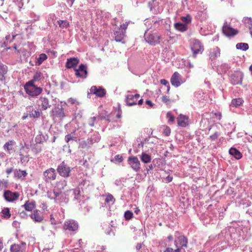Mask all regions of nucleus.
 <instances>
[{"label":"nucleus","mask_w":252,"mask_h":252,"mask_svg":"<svg viewBox=\"0 0 252 252\" xmlns=\"http://www.w3.org/2000/svg\"><path fill=\"white\" fill-rule=\"evenodd\" d=\"M43 176L44 181L49 183L56 179L57 173L55 169L50 168L43 172Z\"/></svg>","instance_id":"nucleus-5"},{"label":"nucleus","mask_w":252,"mask_h":252,"mask_svg":"<svg viewBox=\"0 0 252 252\" xmlns=\"http://www.w3.org/2000/svg\"><path fill=\"white\" fill-rule=\"evenodd\" d=\"M47 56L44 53L41 54L39 57L36 59L35 64L36 65H40L42 63L47 59Z\"/></svg>","instance_id":"nucleus-31"},{"label":"nucleus","mask_w":252,"mask_h":252,"mask_svg":"<svg viewBox=\"0 0 252 252\" xmlns=\"http://www.w3.org/2000/svg\"><path fill=\"white\" fill-rule=\"evenodd\" d=\"M173 251V249L172 248H167L164 251V252H172Z\"/></svg>","instance_id":"nucleus-64"},{"label":"nucleus","mask_w":252,"mask_h":252,"mask_svg":"<svg viewBox=\"0 0 252 252\" xmlns=\"http://www.w3.org/2000/svg\"><path fill=\"white\" fill-rule=\"evenodd\" d=\"M79 63V60L76 58L68 59L66 63V67L68 68H73Z\"/></svg>","instance_id":"nucleus-24"},{"label":"nucleus","mask_w":252,"mask_h":252,"mask_svg":"<svg viewBox=\"0 0 252 252\" xmlns=\"http://www.w3.org/2000/svg\"><path fill=\"white\" fill-rule=\"evenodd\" d=\"M26 109L27 111L31 112L29 116L31 118H38L40 116V112L38 110H34L32 106H27Z\"/></svg>","instance_id":"nucleus-23"},{"label":"nucleus","mask_w":252,"mask_h":252,"mask_svg":"<svg viewBox=\"0 0 252 252\" xmlns=\"http://www.w3.org/2000/svg\"><path fill=\"white\" fill-rule=\"evenodd\" d=\"M57 171L61 176L63 177H68L69 176L70 169L63 161L58 166Z\"/></svg>","instance_id":"nucleus-7"},{"label":"nucleus","mask_w":252,"mask_h":252,"mask_svg":"<svg viewBox=\"0 0 252 252\" xmlns=\"http://www.w3.org/2000/svg\"><path fill=\"white\" fill-rule=\"evenodd\" d=\"M170 82L172 85L178 87L184 82V81L182 79L181 76L179 73L175 72L171 77Z\"/></svg>","instance_id":"nucleus-12"},{"label":"nucleus","mask_w":252,"mask_h":252,"mask_svg":"<svg viewBox=\"0 0 252 252\" xmlns=\"http://www.w3.org/2000/svg\"><path fill=\"white\" fill-rule=\"evenodd\" d=\"M115 198L113 196L110 194L108 193L106 195V198L105 199V202L108 204V205H112L115 202Z\"/></svg>","instance_id":"nucleus-34"},{"label":"nucleus","mask_w":252,"mask_h":252,"mask_svg":"<svg viewBox=\"0 0 252 252\" xmlns=\"http://www.w3.org/2000/svg\"><path fill=\"white\" fill-rule=\"evenodd\" d=\"M123 160V158L122 157V156H120V155H116L115 156L114 158L112 159L111 160V161L112 162H118V163H120L121 162H122Z\"/></svg>","instance_id":"nucleus-46"},{"label":"nucleus","mask_w":252,"mask_h":252,"mask_svg":"<svg viewBox=\"0 0 252 252\" xmlns=\"http://www.w3.org/2000/svg\"><path fill=\"white\" fill-rule=\"evenodd\" d=\"M243 21L245 25L249 28L250 33L252 36V19L250 17H245Z\"/></svg>","instance_id":"nucleus-30"},{"label":"nucleus","mask_w":252,"mask_h":252,"mask_svg":"<svg viewBox=\"0 0 252 252\" xmlns=\"http://www.w3.org/2000/svg\"><path fill=\"white\" fill-rule=\"evenodd\" d=\"M96 119V117H91L88 121V123L90 126L91 127H93L94 126V122Z\"/></svg>","instance_id":"nucleus-49"},{"label":"nucleus","mask_w":252,"mask_h":252,"mask_svg":"<svg viewBox=\"0 0 252 252\" xmlns=\"http://www.w3.org/2000/svg\"><path fill=\"white\" fill-rule=\"evenodd\" d=\"M160 36L157 33H151L146 32L144 34V38L146 42L152 46L159 42Z\"/></svg>","instance_id":"nucleus-4"},{"label":"nucleus","mask_w":252,"mask_h":252,"mask_svg":"<svg viewBox=\"0 0 252 252\" xmlns=\"http://www.w3.org/2000/svg\"><path fill=\"white\" fill-rule=\"evenodd\" d=\"M31 218L35 222H41L43 220V213L38 210H36L31 215Z\"/></svg>","instance_id":"nucleus-20"},{"label":"nucleus","mask_w":252,"mask_h":252,"mask_svg":"<svg viewBox=\"0 0 252 252\" xmlns=\"http://www.w3.org/2000/svg\"><path fill=\"white\" fill-rule=\"evenodd\" d=\"M181 21L184 24L187 25L191 21V17L190 15L187 14L186 16H182L181 17Z\"/></svg>","instance_id":"nucleus-41"},{"label":"nucleus","mask_w":252,"mask_h":252,"mask_svg":"<svg viewBox=\"0 0 252 252\" xmlns=\"http://www.w3.org/2000/svg\"><path fill=\"white\" fill-rule=\"evenodd\" d=\"M27 244L24 242L19 244H14L10 246V252H26Z\"/></svg>","instance_id":"nucleus-10"},{"label":"nucleus","mask_w":252,"mask_h":252,"mask_svg":"<svg viewBox=\"0 0 252 252\" xmlns=\"http://www.w3.org/2000/svg\"><path fill=\"white\" fill-rule=\"evenodd\" d=\"M71 190L73 191L74 199L76 200L80 199L81 195L80 189L77 188Z\"/></svg>","instance_id":"nucleus-40"},{"label":"nucleus","mask_w":252,"mask_h":252,"mask_svg":"<svg viewBox=\"0 0 252 252\" xmlns=\"http://www.w3.org/2000/svg\"><path fill=\"white\" fill-rule=\"evenodd\" d=\"M15 144L16 142L14 140H9L4 144L3 148L4 151L10 153V151L13 149V146Z\"/></svg>","instance_id":"nucleus-26"},{"label":"nucleus","mask_w":252,"mask_h":252,"mask_svg":"<svg viewBox=\"0 0 252 252\" xmlns=\"http://www.w3.org/2000/svg\"><path fill=\"white\" fill-rule=\"evenodd\" d=\"M222 32L227 36H233L238 33V31L234 29L225 22L222 27Z\"/></svg>","instance_id":"nucleus-11"},{"label":"nucleus","mask_w":252,"mask_h":252,"mask_svg":"<svg viewBox=\"0 0 252 252\" xmlns=\"http://www.w3.org/2000/svg\"><path fill=\"white\" fill-rule=\"evenodd\" d=\"M68 102L69 103H70L71 104H75V103H77L78 104V102L77 101L76 99L74 98H69L68 99Z\"/></svg>","instance_id":"nucleus-57"},{"label":"nucleus","mask_w":252,"mask_h":252,"mask_svg":"<svg viewBox=\"0 0 252 252\" xmlns=\"http://www.w3.org/2000/svg\"><path fill=\"white\" fill-rule=\"evenodd\" d=\"M177 248V249L175 251V252H186V251L183 247H178Z\"/></svg>","instance_id":"nucleus-60"},{"label":"nucleus","mask_w":252,"mask_h":252,"mask_svg":"<svg viewBox=\"0 0 252 252\" xmlns=\"http://www.w3.org/2000/svg\"><path fill=\"white\" fill-rule=\"evenodd\" d=\"M244 100L241 98H234L231 100L230 106L234 107H238L241 106Z\"/></svg>","instance_id":"nucleus-28"},{"label":"nucleus","mask_w":252,"mask_h":252,"mask_svg":"<svg viewBox=\"0 0 252 252\" xmlns=\"http://www.w3.org/2000/svg\"><path fill=\"white\" fill-rule=\"evenodd\" d=\"M219 135L218 133L217 132H216L210 136V138L212 140H215L218 138Z\"/></svg>","instance_id":"nucleus-53"},{"label":"nucleus","mask_w":252,"mask_h":252,"mask_svg":"<svg viewBox=\"0 0 252 252\" xmlns=\"http://www.w3.org/2000/svg\"><path fill=\"white\" fill-rule=\"evenodd\" d=\"M26 92L31 96H35L39 95L42 92V89L35 86L32 82H29L25 87Z\"/></svg>","instance_id":"nucleus-2"},{"label":"nucleus","mask_w":252,"mask_h":252,"mask_svg":"<svg viewBox=\"0 0 252 252\" xmlns=\"http://www.w3.org/2000/svg\"><path fill=\"white\" fill-rule=\"evenodd\" d=\"M177 122L179 126L185 127L188 124V118L186 116L181 114L177 118Z\"/></svg>","instance_id":"nucleus-25"},{"label":"nucleus","mask_w":252,"mask_h":252,"mask_svg":"<svg viewBox=\"0 0 252 252\" xmlns=\"http://www.w3.org/2000/svg\"><path fill=\"white\" fill-rule=\"evenodd\" d=\"M52 116L54 118H57L60 120H62L65 117L63 108L59 107H55L52 109Z\"/></svg>","instance_id":"nucleus-16"},{"label":"nucleus","mask_w":252,"mask_h":252,"mask_svg":"<svg viewBox=\"0 0 252 252\" xmlns=\"http://www.w3.org/2000/svg\"><path fill=\"white\" fill-rule=\"evenodd\" d=\"M160 82L162 85L167 86V91L168 92L170 90V86L168 82L165 79H161Z\"/></svg>","instance_id":"nucleus-50"},{"label":"nucleus","mask_w":252,"mask_h":252,"mask_svg":"<svg viewBox=\"0 0 252 252\" xmlns=\"http://www.w3.org/2000/svg\"><path fill=\"white\" fill-rule=\"evenodd\" d=\"M90 93L95 94L97 97H103L106 94V91L101 87L92 86L90 90Z\"/></svg>","instance_id":"nucleus-14"},{"label":"nucleus","mask_w":252,"mask_h":252,"mask_svg":"<svg viewBox=\"0 0 252 252\" xmlns=\"http://www.w3.org/2000/svg\"><path fill=\"white\" fill-rule=\"evenodd\" d=\"M127 105L132 106L136 104V101L140 95L138 94H133L130 92H127Z\"/></svg>","instance_id":"nucleus-17"},{"label":"nucleus","mask_w":252,"mask_h":252,"mask_svg":"<svg viewBox=\"0 0 252 252\" xmlns=\"http://www.w3.org/2000/svg\"><path fill=\"white\" fill-rule=\"evenodd\" d=\"M78 223L73 220H68L66 221L63 225V228L65 230L74 231L78 229Z\"/></svg>","instance_id":"nucleus-18"},{"label":"nucleus","mask_w":252,"mask_h":252,"mask_svg":"<svg viewBox=\"0 0 252 252\" xmlns=\"http://www.w3.org/2000/svg\"><path fill=\"white\" fill-rule=\"evenodd\" d=\"M1 217L7 219L11 217L9 209L8 208H3L0 212Z\"/></svg>","instance_id":"nucleus-37"},{"label":"nucleus","mask_w":252,"mask_h":252,"mask_svg":"<svg viewBox=\"0 0 252 252\" xmlns=\"http://www.w3.org/2000/svg\"><path fill=\"white\" fill-rule=\"evenodd\" d=\"M173 180V177L172 176H168L166 178H165V181L167 182V183H170Z\"/></svg>","instance_id":"nucleus-61"},{"label":"nucleus","mask_w":252,"mask_h":252,"mask_svg":"<svg viewBox=\"0 0 252 252\" xmlns=\"http://www.w3.org/2000/svg\"><path fill=\"white\" fill-rule=\"evenodd\" d=\"M175 245L177 248L187 247L188 240L184 236H180L178 239L175 241Z\"/></svg>","instance_id":"nucleus-21"},{"label":"nucleus","mask_w":252,"mask_h":252,"mask_svg":"<svg viewBox=\"0 0 252 252\" xmlns=\"http://www.w3.org/2000/svg\"><path fill=\"white\" fill-rule=\"evenodd\" d=\"M146 104L149 106L148 108H152L154 104L152 103V102L149 100H147L145 102Z\"/></svg>","instance_id":"nucleus-58"},{"label":"nucleus","mask_w":252,"mask_h":252,"mask_svg":"<svg viewBox=\"0 0 252 252\" xmlns=\"http://www.w3.org/2000/svg\"><path fill=\"white\" fill-rule=\"evenodd\" d=\"M229 153L237 159H240L242 156L241 153L235 148H230L229 150Z\"/></svg>","instance_id":"nucleus-29"},{"label":"nucleus","mask_w":252,"mask_h":252,"mask_svg":"<svg viewBox=\"0 0 252 252\" xmlns=\"http://www.w3.org/2000/svg\"><path fill=\"white\" fill-rule=\"evenodd\" d=\"M72 139V137L70 134H67L65 137V141L68 143L70 140Z\"/></svg>","instance_id":"nucleus-59"},{"label":"nucleus","mask_w":252,"mask_h":252,"mask_svg":"<svg viewBox=\"0 0 252 252\" xmlns=\"http://www.w3.org/2000/svg\"><path fill=\"white\" fill-rule=\"evenodd\" d=\"M220 56V49L218 47H215L210 49L209 56L212 60H215Z\"/></svg>","instance_id":"nucleus-22"},{"label":"nucleus","mask_w":252,"mask_h":252,"mask_svg":"<svg viewBox=\"0 0 252 252\" xmlns=\"http://www.w3.org/2000/svg\"><path fill=\"white\" fill-rule=\"evenodd\" d=\"M7 71V67L6 65L0 63V80L2 81L5 79L4 75Z\"/></svg>","instance_id":"nucleus-27"},{"label":"nucleus","mask_w":252,"mask_h":252,"mask_svg":"<svg viewBox=\"0 0 252 252\" xmlns=\"http://www.w3.org/2000/svg\"><path fill=\"white\" fill-rule=\"evenodd\" d=\"M75 0H67L66 1H67V3L69 5V6L71 7L74 2Z\"/></svg>","instance_id":"nucleus-62"},{"label":"nucleus","mask_w":252,"mask_h":252,"mask_svg":"<svg viewBox=\"0 0 252 252\" xmlns=\"http://www.w3.org/2000/svg\"><path fill=\"white\" fill-rule=\"evenodd\" d=\"M100 139V136L98 132L94 133L90 138L86 141H83L81 143V146L83 148L90 147L95 143H97Z\"/></svg>","instance_id":"nucleus-3"},{"label":"nucleus","mask_w":252,"mask_h":252,"mask_svg":"<svg viewBox=\"0 0 252 252\" xmlns=\"http://www.w3.org/2000/svg\"><path fill=\"white\" fill-rule=\"evenodd\" d=\"M160 22V21H159V20L158 21L157 20H153L152 21V22L153 23V26H153V28H154V29L158 27V26L159 25Z\"/></svg>","instance_id":"nucleus-52"},{"label":"nucleus","mask_w":252,"mask_h":252,"mask_svg":"<svg viewBox=\"0 0 252 252\" xmlns=\"http://www.w3.org/2000/svg\"><path fill=\"white\" fill-rule=\"evenodd\" d=\"M25 209L28 211H31L35 207L34 202H29L27 201L25 204L23 205Z\"/></svg>","instance_id":"nucleus-36"},{"label":"nucleus","mask_w":252,"mask_h":252,"mask_svg":"<svg viewBox=\"0 0 252 252\" xmlns=\"http://www.w3.org/2000/svg\"><path fill=\"white\" fill-rule=\"evenodd\" d=\"M115 40L117 42H121L122 40V37L121 35H119L118 33L116 32L115 33Z\"/></svg>","instance_id":"nucleus-54"},{"label":"nucleus","mask_w":252,"mask_h":252,"mask_svg":"<svg viewBox=\"0 0 252 252\" xmlns=\"http://www.w3.org/2000/svg\"><path fill=\"white\" fill-rule=\"evenodd\" d=\"M166 118L168 119V122L170 123H173L174 121V117L171 112H168L167 113Z\"/></svg>","instance_id":"nucleus-47"},{"label":"nucleus","mask_w":252,"mask_h":252,"mask_svg":"<svg viewBox=\"0 0 252 252\" xmlns=\"http://www.w3.org/2000/svg\"><path fill=\"white\" fill-rule=\"evenodd\" d=\"M14 175L16 177H17L18 178H23L25 177L27 173L25 170H15L14 171Z\"/></svg>","instance_id":"nucleus-32"},{"label":"nucleus","mask_w":252,"mask_h":252,"mask_svg":"<svg viewBox=\"0 0 252 252\" xmlns=\"http://www.w3.org/2000/svg\"><path fill=\"white\" fill-rule=\"evenodd\" d=\"M37 103L42 110H46L51 106L48 99L45 96H40L37 101Z\"/></svg>","instance_id":"nucleus-15"},{"label":"nucleus","mask_w":252,"mask_h":252,"mask_svg":"<svg viewBox=\"0 0 252 252\" xmlns=\"http://www.w3.org/2000/svg\"><path fill=\"white\" fill-rule=\"evenodd\" d=\"M243 77V74L242 72H236L231 76V82L233 85L241 84Z\"/></svg>","instance_id":"nucleus-19"},{"label":"nucleus","mask_w":252,"mask_h":252,"mask_svg":"<svg viewBox=\"0 0 252 252\" xmlns=\"http://www.w3.org/2000/svg\"><path fill=\"white\" fill-rule=\"evenodd\" d=\"M58 23L60 27L62 29L66 28L69 26V23L66 20H59Z\"/></svg>","instance_id":"nucleus-44"},{"label":"nucleus","mask_w":252,"mask_h":252,"mask_svg":"<svg viewBox=\"0 0 252 252\" xmlns=\"http://www.w3.org/2000/svg\"><path fill=\"white\" fill-rule=\"evenodd\" d=\"M236 48L237 49L246 51L249 49V45L246 43H238L236 44Z\"/></svg>","instance_id":"nucleus-39"},{"label":"nucleus","mask_w":252,"mask_h":252,"mask_svg":"<svg viewBox=\"0 0 252 252\" xmlns=\"http://www.w3.org/2000/svg\"><path fill=\"white\" fill-rule=\"evenodd\" d=\"M170 132H171V130H170V128L168 127H166V128L164 130V133L165 135H166V136L169 135V134H170Z\"/></svg>","instance_id":"nucleus-56"},{"label":"nucleus","mask_w":252,"mask_h":252,"mask_svg":"<svg viewBox=\"0 0 252 252\" xmlns=\"http://www.w3.org/2000/svg\"><path fill=\"white\" fill-rule=\"evenodd\" d=\"M58 188L60 189H63L67 185V182L65 180H63L60 181L57 184Z\"/></svg>","instance_id":"nucleus-43"},{"label":"nucleus","mask_w":252,"mask_h":252,"mask_svg":"<svg viewBox=\"0 0 252 252\" xmlns=\"http://www.w3.org/2000/svg\"><path fill=\"white\" fill-rule=\"evenodd\" d=\"M43 78V74L40 72H36L33 76L32 79L30 81L32 82L33 84L34 82L39 81Z\"/></svg>","instance_id":"nucleus-38"},{"label":"nucleus","mask_w":252,"mask_h":252,"mask_svg":"<svg viewBox=\"0 0 252 252\" xmlns=\"http://www.w3.org/2000/svg\"><path fill=\"white\" fill-rule=\"evenodd\" d=\"M47 195L49 198L54 199L55 202L57 203H66L68 201V199L64 192L57 191L55 189L53 190L48 191Z\"/></svg>","instance_id":"nucleus-1"},{"label":"nucleus","mask_w":252,"mask_h":252,"mask_svg":"<svg viewBox=\"0 0 252 252\" xmlns=\"http://www.w3.org/2000/svg\"><path fill=\"white\" fill-rule=\"evenodd\" d=\"M140 159L144 163H148L151 162V157L149 155L143 153L140 156Z\"/></svg>","instance_id":"nucleus-35"},{"label":"nucleus","mask_w":252,"mask_h":252,"mask_svg":"<svg viewBox=\"0 0 252 252\" xmlns=\"http://www.w3.org/2000/svg\"><path fill=\"white\" fill-rule=\"evenodd\" d=\"M191 49L194 57H195L197 54H201L204 50L203 46L200 41L197 39L193 41Z\"/></svg>","instance_id":"nucleus-6"},{"label":"nucleus","mask_w":252,"mask_h":252,"mask_svg":"<svg viewBox=\"0 0 252 252\" xmlns=\"http://www.w3.org/2000/svg\"><path fill=\"white\" fill-rule=\"evenodd\" d=\"M175 28L179 31L183 32L187 30V26L184 24L176 23L174 24Z\"/></svg>","instance_id":"nucleus-33"},{"label":"nucleus","mask_w":252,"mask_h":252,"mask_svg":"<svg viewBox=\"0 0 252 252\" xmlns=\"http://www.w3.org/2000/svg\"><path fill=\"white\" fill-rule=\"evenodd\" d=\"M98 119L100 120H107L108 122L110 121V120L109 119V116L108 115L106 114V112H105V115H103L102 113L100 114L99 116Z\"/></svg>","instance_id":"nucleus-48"},{"label":"nucleus","mask_w":252,"mask_h":252,"mask_svg":"<svg viewBox=\"0 0 252 252\" xmlns=\"http://www.w3.org/2000/svg\"><path fill=\"white\" fill-rule=\"evenodd\" d=\"M133 217V214L132 212L127 211V220H129Z\"/></svg>","instance_id":"nucleus-55"},{"label":"nucleus","mask_w":252,"mask_h":252,"mask_svg":"<svg viewBox=\"0 0 252 252\" xmlns=\"http://www.w3.org/2000/svg\"><path fill=\"white\" fill-rule=\"evenodd\" d=\"M20 196L18 192H12L10 190H5L3 193V197L7 202H13L17 200Z\"/></svg>","instance_id":"nucleus-9"},{"label":"nucleus","mask_w":252,"mask_h":252,"mask_svg":"<svg viewBox=\"0 0 252 252\" xmlns=\"http://www.w3.org/2000/svg\"><path fill=\"white\" fill-rule=\"evenodd\" d=\"M115 184L117 186H121L122 184L121 180H117L115 182Z\"/></svg>","instance_id":"nucleus-63"},{"label":"nucleus","mask_w":252,"mask_h":252,"mask_svg":"<svg viewBox=\"0 0 252 252\" xmlns=\"http://www.w3.org/2000/svg\"><path fill=\"white\" fill-rule=\"evenodd\" d=\"M162 101L166 104H170L171 103V100L167 96H163L161 98Z\"/></svg>","instance_id":"nucleus-51"},{"label":"nucleus","mask_w":252,"mask_h":252,"mask_svg":"<svg viewBox=\"0 0 252 252\" xmlns=\"http://www.w3.org/2000/svg\"><path fill=\"white\" fill-rule=\"evenodd\" d=\"M128 164L133 170L138 171L140 169V163L136 157H129L128 158Z\"/></svg>","instance_id":"nucleus-13"},{"label":"nucleus","mask_w":252,"mask_h":252,"mask_svg":"<svg viewBox=\"0 0 252 252\" xmlns=\"http://www.w3.org/2000/svg\"><path fill=\"white\" fill-rule=\"evenodd\" d=\"M75 74L78 78L85 79L87 76V67L86 65L81 64L78 68L75 69Z\"/></svg>","instance_id":"nucleus-8"},{"label":"nucleus","mask_w":252,"mask_h":252,"mask_svg":"<svg viewBox=\"0 0 252 252\" xmlns=\"http://www.w3.org/2000/svg\"><path fill=\"white\" fill-rule=\"evenodd\" d=\"M136 250L137 252H146V250L143 243H137L136 246Z\"/></svg>","instance_id":"nucleus-42"},{"label":"nucleus","mask_w":252,"mask_h":252,"mask_svg":"<svg viewBox=\"0 0 252 252\" xmlns=\"http://www.w3.org/2000/svg\"><path fill=\"white\" fill-rule=\"evenodd\" d=\"M20 161L22 164H26L29 160V158L28 156H24L20 155Z\"/></svg>","instance_id":"nucleus-45"}]
</instances>
